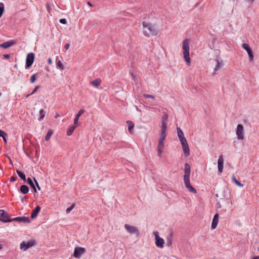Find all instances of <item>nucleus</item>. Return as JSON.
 I'll use <instances>...</instances> for the list:
<instances>
[{
  "label": "nucleus",
  "mask_w": 259,
  "mask_h": 259,
  "mask_svg": "<svg viewBox=\"0 0 259 259\" xmlns=\"http://www.w3.org/2000/svg\"><path fill=\"white\" fill-rule=\"evenodd\" d=\"M52 134H53V131H51V130H49L48 132L47 135H46L45 140L46 141L49 140V139H50V138L52 136Z\"/></svg>",
  "instance_id": "nucleus-33"
},
{
  "label": "nucleus",
  "mask_w": 259,
  "mask_h": 259,
  "mask_svg": "<svg viewBox=\"0 0 259 259\" xmlns=\"http://www.w3.org/2000/svg\"><path fill=\"white\" fill-rule=\"evenodd\" d=\"M153 234L155 237V244L156 245L160 248L163 247V244L164 243V240L159 236L158 232L155 231L153 232Z\"/></svg>",
  "instance_id": "nucleus-8"
},
{
  "label": "nucleus",
  "mask_w": 259,
  "mask_h": 259,
  "mask_svg": "<svg viewBox=\"0 0 259 259\" xmlns=\"http://www.w3.org/2000/svg\"><path fill=\"white\" fill-rule=\"evenodd\" d=\"M4 8V4L3 3H0V18H1L3 14Z\"/></svg>",
  "instance_id": "nucleus-34"
},
{
  "label": "nucleus",
  "mask_w": 259,
  "mask_h": 259,
  "mask_svg": "<svg viewBox=\"0 0 259 259\" xmlns=\"http://www.w3.org/2000/svg\"><path fill=\"white\" fill-rule=\"evenodd\" d=\"M34 179V180L35 183V184H36V186H37V187L38 189L39 190H40V187H39V184H38V182H37V181L35 180V179L34 178V179Z\"/></svg>",
  "instance_id": "nucleus-44"
},
{
  "label": "nucleus",
  "mask_w": 259,
  "mask_h": 259,
  "mask_svg": "<svg viewBox=\"0 0 259 259\" xmlns=\"http://www.w3.org/2000/svg\"><path fill=\"white\" fill-rule=\"evenodd\" d=\"M14 44L13 40H10L0 44V47L4 49H7Z\"/></svg>",
  "instance_id": "nucleus-18"
},
{
  "label": "nucleus",
  "mask_w": 259,
  "mask_h": 259,
  "mask_svg": "<svg viewBox=\"0 0 259 259\" xmlns=\"http://www.w3.org/2000/svg\"><path fill=\"white\" fill-rule=\"evenodd\" d=\"M69 47H70V44H67L65 45L64 46V48L66 49V50H68L69 48Z\"/></svg>",
  "instance_id": "nucleus-47"
},
{
  "label": "nucleus",
  "mask_w": 259,
  "mask_h": 259,
  "mask_svg": "<svg viewBox=\"0 0 259 259\" xmlns=\"http://www.w3.org/2000/svg\"><path fill=\"white\" fill-rule=\"evenodd\" d=\"M167 245L168 246H170L171 245V241L170 239H169L168 241H167Z\"/></svg>",
  "instance_id": "nucleus-48"
},
{
  "label": "nucleus",
  "mask_w": 259,
  "mask_h": 259,
  "mask_svg": "<svg viewBox=\"0 0 259 259\" xmlns=\"http://www.w3.org/2000/svg\"><path fill=\"white\" fill-rule=\"evenodd\" d=\"M223 165H224V159L223 158V156L221 155L218 160V171L219 172L221 173L223 170Z\"/></svg>",
  "instance_id": "nucleus-16"
},
{
  "label": "nucleus",
  "mask_w": 259,
  "mask_h": 259,
  "mask_svg": "<svg viewBox=\"0 0 259 259\" xmlns=\"http://www.w3.org/2000/svg\"><path fill=\"white\" fill-rule=\"evenodd\" d=\"M88 4L89 6H92V4H91L90 2H88Z\"/></svg>",
  "instance_id": "nucleus-54"
},
{
  "label": "nucleus",
  "mask_w": 259,
  "mask_h": 259,
  "mask_svg": "<svg viewBox=\"0 0 259 259\" xmlns=\"http://www.w3.org/2000/svg\"><path fill=\"white\" fill-rule=\"evenodd\" d=\"M84 112V110L83 109L80 110L77 114L76 115V116L74 119V124H76L78 122V119L79 117Z\"/></svg>",
  "instance_id": "nucleus-23"
},
{
  "label": "nucleus",
  "mask_w": 259,
  "mask_h": 259,
  "mask_svg": "<svg viewBox=\"0 0 259 259\" xmlns=\"http://www.w3.org/2000/svg\"><path fill=\"white\" fill-rule=\"evenodd\" d=\"M253 259H259V256H257L254 257L253 258Z\"/></svg>",
  "instance_id": "nucleus-55"
},
{
  "label": "nucleus",
  "mask_w": 259,
  "mask_h": 259,
  "mask_svg": "<svg viewBox=\"0 0 259 259\" xmlns=\"http://www.w3.org/2000/svg\"><path fill=\"white\" fill-rule=\"evenodd\" d=\"M143 32L145 36L156 35L158 34L157 29L152 24L143 22Z\"/></svg>",
  "instance_id": "nucleus-1"
},
{
  "label": "nucleus",
  "mask_w": 259,
  "mask_h": 259,
  "mask_svg": "<svg viewBox=\"0 0 259 259\" xmlns=\"http://www.w3.org/2000/svg\"><path fill=\"white\" fill-rule=\"evenodd\" d=\"M14 67H17V65H16H16H15Z\"/></svg>",
  "instance_id": "nucleus-57"
},
{
  "label": "nucleus",
  "mask_w": 259,
  "mask_h": 259,
  "mask_svg": "<svg viewBox=\"0 0 259 259\" xmlns=\"http://www.w3.org/2000/svg\"><path fill=\"white\" fill-rule=\"evenodd\" d=\"M191 172V167L190 165L186 163L185 164V168H184V179H190V175Z\"/></svg>",
  "instance_id": "nucleus-15"
},
{
  "label": "nucleus",
  "mask_w": 259,
  "mask_h": 259,
  "mask_svg": "<svg viewBox=\"0 0 259 259\" xmlns=\"http://www.w3.org/2000/svg\"><path fill=\"white\" fill-rule=\"evenodd\" d=\"M166 137V133H161L160 134V137L159 141H164Z\"/></svg>",
  "instance_id": "nucleus-35"
},
{
  "label": "nucleus",
  "mask_w": 259,
  "mask_h": 259,
  "mask_svg": "<svg viewBox=\"0 0 259 259\" xmlns=\"http://www.w3.org/2000/svg\"><path fill=\"white\" fill-rule=\"evenodd\" d=\"M126 123L128 125V130L130 134H133L134 133V128L135 124L133 122L130 120H127Z\"/></svg>",
  "instance_id": "nucleus-20"
},
{
  "label": "nucleus",
  "mask_w": 259,
  "mask_h": 259,
  "mask_svg": "<svg viewBox=\"0 0 259 259\" xmlns=\"http://www.w3.org/2000/svg\"><path fill=\"white\" fill-rule=\"evenodd\" d=\"M180 141L181 142L184 154L186 156H189L190 155V149L187 140L186 138H184L180 140Z\"/></svg>",
  "instance_id": "nucleus-5"
},
{
  "label": "nucleus",
  "mask_w": 259,
  "mask_h": 259,
  "mask_svg": "<svg viewBox=\"0 0 259 259\" xmlns=\"http://www.w3.org/2000/svg\"><path fill=\"white\" fill-rule=\"evenodd\" d=\"M48 63H49V64H51L52 63V61L51 58H49L48 59Z\"/></svg>",
  "instance_id": "nucleus-50"
},
{
  "label": "nucleus",
  "mask_w": 259,
  "mask_h": 259,
  "mask_svg": "<svg viewBox=\"0 0 259 259\" xmlns=\"http://www.w3.org/2000/svg\"><path fill=\"white\" fill-rule=\"evenodd\" d=\"M101 79L100 78H97L94 80H93L91 82V84H92L94 87L97 88L99 86L101 83Z\"/></svg>",
  "instance_id": "nucleus-26"
},
{
  "label": "nucleus",
  "mask_w": 259,
  "mask_h": 259,
  "mask_svg": "<svg viewBox=\"0 0 259 259\" xmlns=\"http://www.w3.org/2000/svg\"><path fill=\"white\" fill-rule=\"evenodd\" d=\"M219 222V215L218 214H215L213 217L212 220V224H211V228L212 229H214L218 224Z\"/></svg>",
  "instance_id": "nucleus-19"
},
{
  "label": "nucleus",
  "mask_w": 259,
  "mask_h": 259,
  "mask_svg": "<svg viewBox=\"0 0 259 259\" xmlns=\"http://www.w3.org/2000/svg\"><path fill=\"white\" fill-rule=\"evenodd\" d=\"M7 134L2 130L0 131V137H2L5 143H7L6 137Z\"/></svg>",
  "instance_id": "nucleus-31"
},
{
  "label": "nucleus",
  "mask_w": 259,
  "mask_h": 259,
  "mask_svg": "<svg viewBox=\"0 0 259 259\" xmlns=\"http://www.w3.org/2000/svg\"><path fill=\"white\" fill-rule=\"evenodd\" d=\"M3 247V245L2 244H0V250H1Z\"/></svg>",
  "instance_id": "nucleus-53"
},
{
  "label": "nucleus",
  "mask_w": 259,
  "mask_h": 259,
  "mask_svg": "<svg viewBox=\"0 0 259 259\" xmlns=\"http://www.w3.org/2000/svg\"><path fill=\"white\" fill-rule=\"evenodd\" d=\"M76 128V125H73L70 126L67 131V133H66L67 135L68 136H71Z\"/></svg>",
  "instance_id": "nucleus-25"
},
{
  "label": "nucleus",
  "mask_w": 259,
  "mask_h": 259,
  "mask_svg": "<svg viewBox=\"0 0 259 259\" xmlns=\"http://www.w3.org/2000/svg\"><path fill=\"white\" fill-rule=\"evenodd\" d=\"M247 1L250 4H252L254 2V0H247Z\"/></svg>",
  "instance_id": "nucleus-51"
},
{
  "label": "nucleus",
  "mask_w": 259,
  "mask_h": 259,
  "mask_svg": "<svg viewBox=\"0 0 259 259\" xmlns=\"http://www.w3.org/2000/svg\"><path fill=\"white\" fill-rule=\"evenodd\" d=\"M242 47L247 51L249 56V60L252 61L253 59V55L249 45L247 44L244 43L242 44Z\"/></svg>",
  "instance_id": "nucleus-14"
},
{
  "label": "nucleus",
  "mask_w": 259,
  "mask_h": 259,
  "mask_svg": "<svg viewBox=\"0 0 259 259\" xmlns=\"http://www.w3.org/2000/svg\"><path fill=\"white\" fill-rule=\"evenodd\" d=\"M60 22L61 23V24H66L67 23V21H66V20L64 18L63 19H61L60 20Z\"/></svg>",
  "instance_id": "nucleus-42"
},
{
  "label": "nucleus",
  "mask_w": 259,
  "mask_h": 259,
  "mask_svg": "<svg viewBox=\"0 0 259 259\" xmlns=\"http://www.w3.org/2000/svg\"><path fill=\"white\" fill-rule=\"evenodd\" d=\"M10 181L11 182H14L16 181V178L14 177H11L10 179Z\"/></svg>",
  "instance_id": "nucleus-46"
},
{
  "label": "nucleus",
  "mask_w": 259,
  "mask_h": 259,
  "mask_svg": "<svg viewBox=\"0 0 259 259\" xmlns=\"http://www.w3.org/2000/svg\"><path fill=\"white\" fill-rule=\"evenodd\" d=\"M57 66L61 70L64 69V66L61 61H58L57 62Z\"/></svg>",
  "instance_id": "nucleus-37"
},
{
  "label": "nucleus",
  "mask_w": 259,
  "mask_h": 259,
  "mask_svg": "<svg viewBox=\"0 0 259 259\" xmlns=\"http://www.w3.org/2000/svg\"><path fill=\"white\" fill-rule=\"evenodd\" d=\"M25 197H22V198H21V202H23H23H24V201H25Z\"/></svg>",
  "instance_id": "nucleus-52"
},
{
  "label": "nucleus",
  "mask_w": 259,
  "mask_h": 259,
  "mask_svg": "<svg viewBox=\"0 0 259 259\" xmlns=\"http://www.w3.org/2000/svg\"><path fill=\"white\" fill-rule=\"evenodd\" d=\"M85 249L83 247H75L74 251V256L76 258H79L81 254L85 252Z\"/></svg>",
  "instance_id": "nucleus-13"
},
{
  "label": "nucleus",
  "mask_w": 259,
  "mask_h": 259,
  "mask_svg": "<svg viewBox=\"0 0 259 259\" xmlns=\"http://www.w3.org/2000/svg\"><path fill=\"white\" fill-rule=\"evenodd\" d=\"M1 96V94L0 93V96Z\"/></svg>",
  "instance_id": "nucleus-59"
},
{
  "label": "nucleus",
  "mask_w": 259,
  "mask_h": 259,
  "mask_svg": "<svg viewBox=\"0 0 259 259\" xmlns=\"http://www.w3.org/2000/svg\"><path fill=\"white\" fill-rule=\"evenodd\" d=\"M218 204H219L218 207H219V208H220V207H221V204H220V203H219Z\"/></svg>",
  "instance_id": "nucleus-56"
},
{
  "label": "nucleus",
  "mask_w": 259,
  "mask_h": 259,
  "mask_svg": "<svg viewBox=\"0 0 259 259\" xmlns=\"http://www.w3.org/2000/svg\"><path fill=\"white\" fill-rule=\"evenodd\" d=\"M182 49L183 50L184 58L188 65L190 64V58L189 57V40L188 39H185L183 42Z\"/></svg>",
  "instance_id": "nucleus-2"
},
{
  "label": "nucleus",
  "mask_w": 259,
  "mask_h": 259,
  "mask_svg": "<svg viewBox=\"0 0 259 259\" xmlns=\"http://www.w3.org/2000/svg\"><path fill=\"white\" fill-rule=\"evenodd\" d=\"M40 117L38 118L39 120H41L45 117V112L43 109H40L39 111Z\"/></svg>",
  "instance_id": "nucleus-36"
},
{
  "label": "nucleus",
  "mask_w": 259,
  "mask_h": 259,
  "mask_svg": "<svg viewBox=\"0 0 259 259\" xmlns=\"http://www.w3.org/2000/svg\"><path fill=\"white\" fill-rule=\"evenodd\" d=\"M168 116L167 114H165L163 116L162 119V121H164L165 122H166V121L167 120Z\"/></svg>",
  "instance_id": "nucleus-43"
},
{
  "label": "nucleus",
  "mask_w": 259,
  "mask_h": 259,
  "mask_svg": "<svg viewBox=\"0 0 259 259\" xmlns=\"http://www.w3.org/2000/svg\"><path fill=\"white\" fill-rule=\"evenodd\" d=\"M184 181L186 187L190 192L193 194L196 193V190L191 185L190 183V179H184Z\"/></svg>",
  "instance_id": "nucleus-11"
},
{
  "label": "nucleus",
  "mask_w": 259,
  "mask_h": 259,
  "mask_svg": "<svg viewBox=\"0 0 259 259\" xmlns=\"http://www.w3.org/2000/svg\"><path fill=\"white\" fill-rule=\"evenodd\" d=\"M180 141L181 142L184 154L186 156H189L190 155V149L187 140L186 138H184L180 140Z\"/></svg>",
  "instance_id": "nucleus-6"
},
{
  "label": "nucleus",
  "mask_w": 259,
  "mask_h": 259,
  "mask_svg": "<svg viewBox=\"0 0 259 259\" xmlns=\"http://www.w3.org/2000/svg\"><path fill=\"white\" fill-rule=\"evenodd\" d=\"M16 172L21 179L24 182H26V176L23 172L19 170H16Z\"/></svg>",
  "instance_id": "nucleus-28"
},
{
  "label": "nucleus",
  "mask_w": 259,
  "mask_h": 259,
  "mask_svg": "<svg viewBox=\"0 0 259 259\" xmlns=\"http://www.w3.org/2000/svg\"><path fill=\"white\" fill-rule=\"evenodd\" d=\"M232 180L233 182H234L238 186L240 187H242L243 185L241 184L239 181H238L235 178L234 176H233Z\"/></svg>",
  "instance_id": "nucleus-32"
},
{
  "label": "nucleus",
  "mask_w": 259,
  "mask_h": 259,
  "mask_svg": "<svg viewBox=\"0 0 259 259\" xmlns=\"http://www.w3.org/2000/svg\"><path fill=\"white\" fill-rule=\"evenodd\" d=\"M11 219L9 218L8 213L4 210H0V221L4 223L10 222Z\"/></svg>",
  "instance_id": "nucleus-10"
},
{
  "label": "nucleus",
  "mask_w": 259,
  "mask_h": 259,
  "mask_svg": "<svg viewBox=\"0 0 259 259\" xmlns=\"http://www.w3.org/2000/svg\"><path fill=\"white\" fill-rule=\"evenodd\" d=\"M167 128V124L164 121H162L161 133H165Z\"/></svg>",
  "instance_id": "nucleus-30"
},
{
  "label": "nucleus",
  "mask_w": 259,
  "mask_h": 259,
  "mask_svg": "<svg viewBox=\"0 0 259 259\" xmlns=\"http://www.w3.org/2000/svg\"><path fill=\"white\" fill-rule=\"evenodd\" d=\"M38 88H39V86H36V87L34 89V90H33V91H32V92L31 94H30L27 95H26V98H28V97H29L30 96H31V95H33V94H34V93H35L37 91V90L38 89Z\"/></svg>",
  "instance_id": "nucleus-39"
},
{
  "label": "nucleus",
  "mask_w": 259,
  "mask_h": 259,
  "mask_svg": "<svg viewBox=\"0 0 259 259\" xmlns=\"http://www.w3.org/2000/svg\"><path fill=\"white\" fill-rule=\"evenodd\" d=\"M164 147V141H159L158 144L157 146V150H158V156L159 157H161V153L163 152Z\"/></svg>",
  "instance_id": "nucleus-17"
},
{
  "label": "nucleus",
  "mask_w": 259,
  "mask_h": 259,
  "mask_svg": "<svg viewBox=\"0 0 259 259\" xmlns=\"http://www.w3.org/2000/svg\"><path fill=\"white\" fill-rule=\"evenodd\" d=\"M16 221L18 222H22L24 223H29L30 222V220L28 217H16L13 219H11L10 222Z\"/></svg>",
  "instance_id": "nucleus-12"
},
{
  "label": "nucleus",
  "mask_w": 259,
  "mask_h": 259,
  "mask_svg": "<svg viewBox=\"0 0 259 259\" xmlns=\"http://www.w3.org/2000/svg\"><path fill=\"white\" fill-rule=\"evenodd\" d=\"M35 75H35V74H33L31 76V78H30V82H31V83H34V82L35 81V80H36V79Z\"/></svg>",
  "instance_id": "nucleus-41"
},
{
  "label": "nucleus",
  "mask_w": 259,
  "mask_h": 259,
  "mask_svg": "<svg viewBox=\"0 0 259 259\" xmlns=\"http://www.w3.org/2000/svg\"><path fill=\"white\" fill-rule=\"evenodd\" d=\"M35 244V241L34 240H31L28 242L23 241L20 243V248L21 249H23L25 251L29 248H30L34 245Z\"/></svg>",
  "instance_id": "nucleus-4"
},
{
  "label": "nucleus",
  "mask_w": 259,
  "mask_h": 259,
  "mask_svg": "<svg viewBox=\"0 0 259 259\" xmlns=\"http://www.w3.org/2000/svg\"><path fill=\"white\" fill-rule=\"evenodd\" d=\"M258 250L259 251V246H258Z\"/></svg>",
  "instance_id": "nucleus-58"
},
{
  "label": "nucleus",
  "mask_w": 259,
  "mask_h": 259,
  "mask_svg": "<svg viewBox=\"0 0 259 259\" xmlns=\"http://www.w3.org/2000/svg\"><path fill=\"white\" fill-rule=\"evenodd\" d=\"M40 207L39 206H37L33 210L31 214V219H34L36 217L38 212L40 210Z\"/></svg>",
  "instance_id": "nucleus-21"
},
{
  "label": "nucleus",
  "mask_w": 259,
  "mask_h": 259,
  "mask_svg": "<svg viewBox=\"0 0 259 259\" xmlns=\"http://www.w3.org/2000/svg\"><path fill=\"white\" fill-rule=\"evenodd\" d=\"M215 67L214 68L215 71L218 70L223 65V62L222 60L216 59L215 60Z\"/></svg>",
  "instance_id": "nucleus-22"
},
{
  "label": "nucleus",
  "mask_w": 259,
  "mask_h": 259,
  "mask_svg": "<svg viewBox=\"0 0 259 259\" xmlns=\"http://www.w3.org/2000/svg\"><path fill=\"white\" fill-rule=\"evenodd\" d=\"M27 183H28V184L31 187H32L33 188L34 192L35 193H36L37 192L35 186L32 180H31V179L30 178H28L27 179Z\"/></svg>",
  "instance_id": "nucleus-29"
},
{
  "label": "nucleus",
  "mask_w": 259,
  "mask_h": 259,
  "mask_svg": "<svg viewBox=\"0 0 259 259\" xmlns=\"http://www.w3.org/2000/svg\"><path fill=\"white\" fill-rule=\"evenodd\" d=\"M4 58L6 59H8L10 57V55L9 54H5L3 55Z\"/></svg>",
  "instance_id": "nucleus-45"
},
{
  "label": "nucleus",
  "mask_w": 259,
  "mask_h": 259,
  "mask_svg": "<svg viewBox=\"0 0 259 259\" xmlns=\"http://www.w3.org/2000/svg\"><path fill=\"white\" fill-rule=\"evenodd\" d=\"M131 75H132V79L133 80H135L136 76L134 75V74H133V73L132 72H131Z\"/></svg>",
  "instance_id": "nucleus-49"
},
{
  "label": "nucleus",
  "mask_w": 259,
  "mask_h": 259,
  "mask_svg": "<svg viewBox=\"0 0 259 259\" xmlns=\"http://www.w3.org/2000/svg\"><path fill=\"white\" fill-rule=\"evenodd\" d=\"M75 205L74 204H72L70 207L67 208L66 213H69L74 208Z\"/></svg>",
  "instance_id": "nucleus-38"
},
{
  "label": "nucleus",
  "mask_w": 259,
  "mask_h": 259,
  "mask_svg": "<svg viewBox=\"0 0 259 259\" xmlns=\"http://www.w3.org/2000/svg\"><path fill=\"white\" fill-rule=\"evenodd\" d=\"M34 60V54L33 53H30L27 54L26 60L25 68H29L33 63Z\"/></svg>",
  "instance_id": "nucleus-7"
},
{
  "label": "nucleus",
  "mask_w": 259,
  "mask_h": 259,
  "mask_svg": "<svg viewBox=\"0 0 259 259\" xmlns=\"http://www.w3.org/2000/svg\"><path fill=\"white\" fill-rule=\"evenodd\" d=\"M143 96L145 98H151L153 100H154L155 99V97L154 96L152 95H149V94H143Z\"/></svg>",
  "instance_id": "nucleus-40"
},
{
  "label": "nucleus",
  "mask_w": 259,
  "mask_h": 259,
  "mask_svg": "<svg viewBox=\"0 0 259 259\" xmlns=\"http://www.w3.org/2000/svg\"><path fill=\"white\" fill-rule=\"evenodd\" d=\"M177 131L179 140L185 138L183 132L179 127H177Z\"/></svg>",
  "instance_id": "nucleus-24"
},
{
  "label": "nucleus",
  "mask_w": 259,
  "mask_h": 259,
  "mask_svg": "<svg viewBox=\"0 0 259 259\" xmlns=\"http://www.w3.org/2000/svg\"><path fill=\"white\" fill-rule=\"evenodd\" d=\"M124 228L126 231L131 234H135L137 236H139L140 235L139 230L135 226L125 224Z\"/></svg>",
  "instance_id": "nucleus-3"
},
{
  "label": "nucleus",
  "mask_w": 259,
  "mask_h": 259,
  "mask_svg": "<svg viewBox=\"0 0 259 259\" xmlns=\"http://www.w3.org/2000/svg\"><path fill=\"white\" fill-rule=\"evenodd\" d=\"M20 191L24 194L27 193L29 192V188L27 186L23 185L20 187Z\"/></svg>",
  "instance_id": "nucleus-27"
},
{
  "label": "nucleus",
  "mask_w": 259,
  "mask_h": 259,
  "mask_svg": "<svg viewBox=\"0 0 259 259\" xmlns=\"http://www.w3.org/2000/svg\"><path fill=\"white\" fill-rule=\"evenodd\" d=\"M243 128V126L242 124H239L237 125L236 133L238 140L244 139Z\"/></svg>",
  "instance_id": "nucleus-9"
}]
</instances>
